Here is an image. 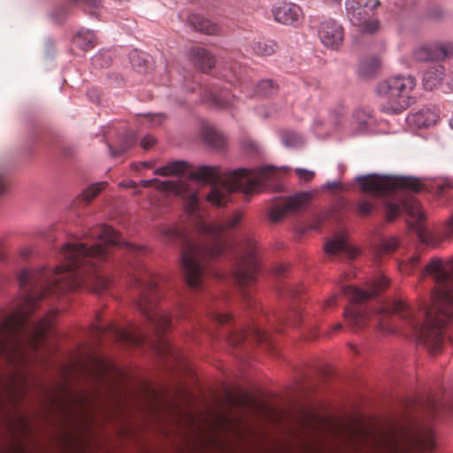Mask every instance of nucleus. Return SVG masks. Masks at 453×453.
Masks as SVG:
<instances>
[{"label":"nucleus","mask_w":453,"mask_h":453,"mask_svg":"<svg viewBox=\"0 0 453 453\" xmlns=\"http://www.w3.org/2000/svg\"><path fill=\"white\" fill-rule=\"evenodd\" d=\"M87 238L94 243H65L61 251L63 263L54 270L24 269L19 273L21 296L12 311L0 321V358L7 364L18 366L25 363L23 345L28 344L36 350L53 331L56 311H50L36 322L29 319L40 300L50 294L78 288L101 294L110 287L111 280L101 275L96 268L109 258L112 249L124 248L134 255L142 251V248L122 241L106 225L90 228Z\"/></svg>","instance_id":"nucleus-1"},{"label":"nucleus","mask_w":453,"mask_h":453,"mask_svg":"<svg viewBox=\"0 0 453 453\" xmlns=\"http://www.w3.org/2000/svg\"><path fill=\"white\" fill-rule=\"evenodd\" d=\"M421 276L431 277L435 289L431 296V304H422L418 310L403 300H396L387 308L372 313L357 307V304L371 299L388 288L389 280L384 275L376 276L365 290L351 285L342 286V295L351 303V306L344 311L349 326L352 330H357L372 324L383 331L393 332L395 326L391 320L398 317L431 353L436 354L444 343L445 327L453 319V259H431L423 269Z\"/></svg>","instance_id":"nucleus-2"},{"label":"nucleus","mask_w":453,"mask_h":453,"mask_svg":"<svg viewBox=\"0 0 453 453\" xmlns=\"http://www.w3.org/2000/svg\"><path fill=\"white\" fill-rule=\"evenodd\" d=\"M242 218V212H236L225 223L203 225V230L205 237L201 243L188 241L185 234L175 226L166 225L159 226L162 242L182 243V269L186 281L190 288H202L206 264L226 253L229 248L226 234L239 226Z\"/></svg>","instance_id":"nucleus-3"},{"label":"nucleus","mask_w":453,"mask_h":453,"mask_svg":"<svg viewBox=\"0 0 453 453\" xmlns=\"http://www.w3.org/2000/svg\"><path fill=\"white\" fill-rule=\"evenodd\" d=\"M357 180L363 191L374 193L378 196H385L382 203L385 207L387 219L389 221L397 218L402 211H405L416 220L418 239L427 245H436L432 233L419 226L424 220V213L418 201L412 197H405L402 189L418 192L423 188L422 182L413 177L399 176L390 177L377 174L359 176Z\"/></svg>","instance_id":"nucleus-4"},{"label":"nucleus","mask_w":453,"mask_h":453,"mask_svg":"<svg viewBox=\"0 0 453 453\" xmlns=\"http://www.w3.org/2000/svg\"><path fill=\"white\" fill-rule=\"evenodd\" d=\"M277 171L273 166L258 169H237L223 173L219 166H199L189 172V177L202 182L212 183L206 199L215 206H225L230 195L241 191L246 196L258 192L267 187V181L276 179Z\"/></svg>","instance_id":"nucleus-5"},{"label":"nucleus","mask_w":453,"mask_h":453,"mask_svg":"<svg viewBox=\"0 0 453 453\" xmlns=\"http://www.w3.org/2000/svg\"><path fill=\"white\" fill-rule=\"evenodd\" d=\"M131 281L139 293L137 307L145 316L150 330L155 333L158 341L163 342V334L170 327L172 320L166 312L157 307L159 292L157 279L146 269H134Z\"/></svg>","instance_id":"nucleus-6"},{"label":"nucleus","mask_w":453,"mask_h":453,"mask_svg":"<svg viewBox=\"0 0 453 453\" xmlns=\"http://www.w3.org/2000/svg\"><path fill=\"white\" fill-rule=\"evenodd\" d=\"M379 447L384 453L429 452L435 448V436L430 426L411 429H394L380 432Z\"/></svg>","instance_id":"nucleus-7"},{"label":"nucleus","mask_w":453,"mask_h":453,"mask_svg":"<svg viewBox=\"0 0 453 453\" xmlns=\"http://www.w3.org/2000/svg\"><path fill=\"white\" fill-rule=\"evenodd\" d=\"M416 86V80L411 76H395L381 81L377 87V93L381 98L380 109L388 114H399L407 110L413 103L411 96Z\"/></svg>","instance_id":"nucleus-8"},{"label":"nucleus","mask_w":453,"mask_h":453,"mask_svg":"<svg viewBox=\"0 0 453 453\" xmlns=\"http://www.w3.org/2000/svg\"><path fill=\"white\" fill-rule=\"evenodd\" d=\"M234 256L236 261L232 276L235 284L242 289L256 282L259 271L255 242L250 238L245 239L236 248Z\"/></svg>","instance_id":"nucleus-9"},{"label":"nucleus","mask_w":453,"mask_h":453,"mask_svg":"<svg viewBox=\"0 0 453 453\" xmlns=\"http://www.w3.org/2000/svg\"><path fill=\"white\" fill-rule=\"evenodd\" d=\"M379 4V0H346L345 8L353 26L361 33L373 34L379 28V21L371 19V15Z\"/></svg>","instance_id":"nucleus-10"},{"label":"nucleus","mask_w":453,"mask_h":453,"mask_svg":"<svg viewBox=\"0 0 453 453\" xmlns=\"http://www.w3.org/2000/svg\"><path fill=\"white\" fill-rule=\"evenodd\" d=\"M240 72L237 73L236 70H226L221 74V78L226 80L229 84H239L241 91L245 93L247 96H252L253 95H259L269 96L274 95L279 86L271 79L262 80L258 83L255 84L248 76L247 70H244L245 73L241 71V66L238 67Z\"/></svg>","instance_id":"nucleus-11"},{"label":"nucleus","mask_w":453,"mask_h":453,"mask_svg":"<svg viewBox=\"0 0 453 453\" xmlns=\"http://www.w3.org/2000/svg\"><path fill=\"white\" fill-rule=\"evenodd\" d=\"M313 195L311 192H300L293 196L280 197L273 201L269 211L270 220L278 222L284 216L304 210Z\"/></svg>","instance_id":"nucleus-12"},{"label":"nucleus","mask_w":453,"mask_h":453,"mask_svg":"<svg viewBox=\"0 0 453 453\" xmlns=\"http://www.w3.org/2000/svg\"><path fill=\"white\" fill-rule=\"evenodd\" d=\"M99 334L108 332L117 341L127 345L139 346L143 344L146 340L144 329L138 325L131 324L127 327H120L111 324L107 327L97 326Z\"/></svg>","instance_id":"nucleus-13"},{"label":"nucleus","mask_w":453,"mask_h":453,"mask_svg":"<svg viewBox=\"0 0 453 453\" xmlns=\"http://www.w3.org/2000/svg\"><path fill=\"white\" fill-rule=\"evenodd\" d=\"M453 56L451 42H434L423 45L414 51V58L420 62L442 61Z\"/></svg>","instance_id":"nucleus-14"},{"label":"nucleus","mask_w":453,"mask_h":453,"mask_svg":"<svg viewBox=\"0 0 453 453\" xmlns=\"http://www.w3.org/2000/svg\"><path fill=\"white\" fill-rule=\"evenodd\" d=\"M272 14L276 22L284 26L297 27L303 19L300 6L289 3L280 2L272 8Z\"/></svg>","instance_id":"nucleus-15"},{"label":"nucleus","mask_w":453,"mask_h":453,"mask_svg":"<svg viewBox=\"0 0 453 453\" xmlns=\"http://www.w3.org/2000/svg\"><path fill=\"white\" fill-rule=\"evenodd\" d=\"M321 42L327 48L337 50L342 43L343 28L334 19H327L320 23L318 30Z\"/></svg>","instance_id":"nucleus-16"},{"label":"nucleus","mask_w":453,"mask_h":453,"mask_svg":"<svg viewBox=\"0 0 453 453\" xmlns=\"http://www.w3.org/2000/svg\"><path fill=\"white\" fill-rule=\"evenodd\" d=\"M228 341L234 347H238L245 341L265 343L272 347L267 333L256 326H250L245 330L230 332Z\"/></svg>","instance_id":"nucleus-17"},{"label":"nucleus","mask_w":453,"mask_h":453,"mask_svg":"<svg viewBox=\"0 0 453 453\" xmlns=\"http://www.w3.org/2000/svg\"><path fill=\"white\" fill-rule=\"evenodd\" d=\"M324 250L327 255L345 254L347 257L354 258L357 255L356 248L352 247L347 236L343 233H339L331 240L327 241L324 246Z\"/></svg>","instance_id":"nucleus-18"},{"label":"nucleus","mask_w":453,"mask_h":453,"mask_svg":"<svg viewBox=\"0 0 453 453\" xmlns=\"http://www.w3.org/2000/svg\"><path fill=\"white\" fill-rule=\"evenodd\" d=\"M190 58L203 72L210 71L216 63L215 57L203 47H194L190 50Z\"/></svg>","instance_id":"nucleus-19"},{"label":"nucleus","mask_w":453,"mask_h":453,"mask_svg":"<svg viewBox=\"0 0 453 453\" xmlns=\"http://www.w3.org/2000/svg\"><path fill=\"white\" fill-rule=\"evenodd\" d=\"M205 97L217 107H228L232 105L234 96L228 88L221 89L219 86L214 85L206 92Z\"/></svg>","instance_id":"nucleus-20"},{"label":"nucleus","mask_w":453,"mask_h":453,"mask_svg":"<svg viewBox=\"0 0 453 453\" xmlns=\"http://www.w3.org/2000/svg\"><path fill=\"white\" fill-rule=\"evenodd\" d=\"M444 67L441 65L430 66L423 74V86L427 90L437 88L443 79Z\"/></svg>","instance_id":"nucleus-21"},{"label":"nucleus","mask_w":453,"mask_h":453,"mask_svg":"<svg viewBox=\"0 0 453 453\" xmlns=\"http://www.w3.org/2000/svg\"><path fill=\"white\" fill-rule=\"evenodd\" d=\"M137 142V134L133 130H128L121 135L116 146L109 145L111 156L118 157L125 154Z\"/></svg>","instance_id":"nucleus-22"},{"label":"nucleus","mask_w":453,"mask_h":453,"mask_svg":"<svg viewBox=\"0 0 453 453\" xmlns=\"http://www.w3.org/2000/svg\"><path fill=\"white\" fill-rule=\"evenodd\" d=\"M407 120L418 127H427L438 120V115L429 109H422L419 111L408 116Z\"/></svg>","instance_id":"nucleus-23"},{"label":"nucleus","mask_w":453,"mask_h":453,"mask_svg":"<svg viewBox=\"0 0 453 453\" xmlns=\"http://www.w3.org/2000/svg\"><path fill=\"white\" fill-rule=\"evenodd\" d=\"M188 24L195 30L207 35H215L219 31L216 24L197 14H192L188 17Z\"/></svg>","instance_id":"nucleus-24"},{"label":"nucleus","mask_w":453,"mask_h":453,"mask_svg":"<svg viewBox=\"0 0 453 453\" xmlns=\"http://www.w3.org/2000/svg\"><path fill=\"white\" fill-rule=\"evenodd\" d=\"M202 136L203 141L213 148H222L226 143L224 135L210 126H204L202 129Z\"/></svg>","instance_id":"nucleus-25"},{"label":"nucleus","mask_w":453,"mask_h":453,"mask_svg":"<svg viewBox=\"0 0 453 453\" xmlns=\"http://www.w3.org/2000/svg\"><path fill=\"white\" fill-rule=\"evenodd\" d=\"M73 44L82 50H88L96 44V35L89 30L80 31L73 38Z\"/></svg>","instance_id":"nucleus-26"},{"label":"nucleus","mask_w":453,"mask_h":453,"mask_svg":"<svg viewBox=\"0 0 453 453\" xmlns=\"http://www.w3.org/2000/svg\"><path fill=\"white\" fill-rule=\"evenodd\" d=\"M188 166L189 165L185 161H173L165 166L157 168L155 170L154 173L162 176L178 175L188 171Z\"/></svg>","instance_id":"nucleus-27"},{"label":"nucleus","mask_w":453,"mask_h":453,"mask_svg":"<svg viewBox=\"0 0 453 453\" xmlns=\"http://www.w3.org/2000/svg\"><path fill=\"white\" fill-rule=\"evenodd\" d=\"M253 52L260 57H269L277 52L279 46L273 41H257L251 45Z\"/></svg>","instance_id":"nucleus-28"},{"label":"nucleus","mask_w":453,"mask_h":453,"mask_svg":"<svg viewBox=\"0 0 453 453\" xmlns=\"http://www.w3.org/2000/svg\"><path fill=\"white\" fill-rule=\"evenodd\" d=\"M399 246V242L395 237L383 239L375 249V259L380 260L384 255L395 251Z\"/></svg>","instance_id":"nucleus-29"},{"label":"nucleus","mask_w":453,"mask_h":453,"mask_svg":"<svg viewBox=\"0 0 453 453\" xmlns=\"http://www.w3.org/2000/svg\"><path fill=\"white\" fill-rule=\"evenodd\" d=\"M380 67V61L376 58L364 59L358 66V73L360 76L369 79L375 75Z\"/></svg>","instance_id":"nucleus-30"},{"label":"nucleus","mask_w":453,"mask_h":453,"mask_svg":"<svg viewBox=\"0 0 453 453\" xmlns=\"http://www.w3.org/2000/svg\"><path fill=\"white\" fill-rule=\"evenodd\" d=\"M142 184L145 188L151 187L154 184H157V188L164 191H171V192H174L176 194L180 193V185L177 184V182H174L172 180L159 181L156 179H153V180H142Z\"/></svg>","instance_id":"nucleus-31"},{"label":"nucleus","mask_w":453,"mask_h":453,"mask_svg":"<svg viewBox=\"0 0 453 453\" xmlns=\"http://www.w3.org/2000/svg\"><path fill=\"white\" fill-rule=\"evenodd\" d=\"M106 187V182H98L89 186L81 195V199L86 204L89 203Z\"/></svg>","instance_id":"nucleus-32"},{"label":"nucleus","mask_w":453,"mask_h":453,"mask_svg":"<svg viewBox=\"0 0 453 453\" xmlns=\"http://www.w3.org/2000/svg\"><path fill=\"white\" fill-rule=\"evenodd\" d=\"M420 255L419 253H415L411 258L407 261H403L399 263V270L403 273H411L419 265Z\"/></svg>","instance_id":"nucleus-33"},{"label":"nucleus","mask_w":453,"mask_h":453,"mask_svg":"<svg viewBox=\"0 0 453 453\" xmlns=\"http://www.w3.org/2000/svg\"><path fill=\"white\" fill-rule=\"evenodd\" d=\"M282 142L287 147H296L302 143V138L296 133H285L282 135Z\"/></svg>","instance_id":"nucleus-34"},{"label":"nucleus","mask_w":453,"mask_h":453,"mask_svg":"<svg viewBox=\"0 0 453 453\" xmlns=\"http://www.w3.org/2000/svg\"><path fill=\"white\" fill-rule=\"evenodd\" d=\"M374 208V204L367 198L360 200L357 203V210L360 216L369 215Z\"/></svg>","instance_id":"nucleus-35"},{"label":"nucleus","mask_w":453,"mask_h":453,"mask_svg":"<svg viewBox=\"0 0 453 453\" xmlns=\"http://www.w3.org/2000/svg\"><path fill=\"white\" fill-rule=\"evenodd\" d=\"M431 410L434 412L440 411L441 410H444L448 412L453 413V400H443L442 402L437 403L436 401L433 400L431 402Z\"/></svg>","instance_id":"nucleus-36"},{"label":"nucleus","mask_w":453,"mask_h":453,"mask_svg":"<svg viewBox=\"0 0 453 453\" xmlns=\"http://www.w3.org/2000/svg\"><path fill=\"white\" fill-rule=\"evenodd\" d=\"M199 204V197L196 193H192L189 197V201L187 205L188 212L191 215H195L197 211Z\"/></svg>","instance_id":"nucleus-37"},{"label":"nucleus","mask_w":453,"mask_h":453,"mask_svg":"<svg viewBox=\"0 0 453 453\" xmlns=\"http://www.w3.org/2000/svg\"><path fill=\"white\" fill-rule=\"evenodd\" d=\"M295 172L301 180L306 182L311 181L315 176V173L313 171H310L304 168H296Z\"/></svg>","instance_id":"nucleus-38"},{"label":"nucleus","mask_w":453,"mask_h":453,"mask_svg":"<svg viewBox=\"0 0 453 453\" xmlns=\"http://www.w3.org/2000/svg\"><path fill=\"white\" fill-rule=\"evenodd\" d=\"M211 320L216 325H224L231 320V316L229 314H222L219 312H213L211 314Z\"/></svg>","instance_id":"nucleus-39"},{"label":"nucleus","mask_w":453,"mask_h":453,"mask_svg":"<svg viewBox=\"0 0 453 453\" xmlns=\"http://www.w3.org/2000/svg\"><path fill=\"white\" fill-rule=\"evenodd\" d=\"M6 188V183L4 179V174L3 171L0 169V194L3 193ZM5 258V254L4 250V242L0 240V260H4Z\"/></svg>","instance_id":"nucleus-40"},{"label":"nucleus","mask_w":453,"mask_h":453,"mask_svg":"<svg viewBox=\"0 0 453 453\" xmlns=\"http://www.w3.org/2000/svg\"><path fill=\"white\" fill-rule=\"evenodd\" d=\"M453 183L449 180H443L438 183H435L434 188H436V193L438 195H443L447 192L448 189L451 188Z\"/></svg>","instance_id":"nucleus-41"},{"label":"nucleus","mask_w":453,"mask_h":453,"mask_svg":"<svg viewBox=\"0 0 453 453\" xmlns=\"http://www.w3.org/2000/svg\"><path fill=\"white\" fill-rule=\"evenodd\" d=\"M155 138L151 135L144 136L141 141V146L144 150L150 149L155 144Z\"/></svg>","instance_id":"nucleus-42"},{"label":"nucleus","mask_w":453,"mask_h":453,"mask_svg":"<svg viewBox=\"0 0 453 453\" xmlns=\"http://www.w3.org/2000/svg\"><path fill=\"white\" fill-rule=\"evenodd\" d=\"M158 351L160 354L165 357L173 355L172 348L168 345L162 342V346L158 347Z\"/></svg>","instance_id":"nucleus-43"},{"label":"nucleus","mask_w":453,"mask_h":453,"mask_svg":"<svg viewBox=\"0 0 453 453\" xmlns=\"http://www.w3.org/2000/svg\"><path fill=\"white\" fill-rule=\"evenodd\" d=\"M75 3L82 2L87 6L98 7L101 5L103 0H73Z\"/></svg>","instance_id":"nucleus-44"},{"label":"nucleus","mask_w":453,"mask_h":453,"mask_svg":"<svg viewBox=\"0 0 453 453\" xmlns=\"http://www.w3.org/2000/svg\"><path fill=\"white\" fill-rule=\"evenodd\" d=\"M446 232L449 237H453V214L452 217L447 221Z\"/></svg>","instance_id":"nucleus-45"},{"label":"nucleus","mask_w":453,"mask_h":453,"mask_svg":"<svg viewBox=\"0 0 453 453\" xmlns=\"http://www.w3.org/2000/svg\"><path fill=\"white\" fill-rule=\"evenodd\" d=\"M336 300H337V296H332L331 297H329L328 299H326L325 302H324V304H323V308L326 309V308H329L333 305H334L336 303Z\"/></svg>","instance_id":"nucleus-46"},{"label":"nucleus","mask_w":453,"mask_h":453,"mask_svg":"<svg viewBox=\"0 0 453 453\" xmlns=\"http://www.w3.org/2000/svg\"><path fill=\"white\" fill-rule=\"evenodd\" d=\"M317 417L312 414V413H304V418H303V423L305 426H308L309 423H311L313 419H316Z\"/></svg>","instance_id":"nucleus-47"},{"label":"nucleus","mask_w":453,"mask_h":453,"mask_svg":"<svg viewBox=\"0 0 453 453\" xmlns=\"http://www.w3.org/2000/svg\"><path fill=\"white\" fill-rule=\"evenodd\" d=\"M284 272H285V267L283 265H279V266L275 267V269H274V273L279 276L283 274Z\"/></svg>","instance_id":"nucleus-48"},{"label":"nucleus","mask_w":453,"mask_h":453,"mask_svg":"<svg viewBox=\"0 0 453 453\" xmlns=\"http://www.w3.org/2000/svg\"><path fill=\"white\" fill-rule=\"evenodd\" d=\"M135 57H138V52L137 51L132 52L131 55H130V59H131V63H132L133 65H136L135 62H134V58Z\"/></svg>","instance_id":"nucleus-49"},{"label":"nucleus","mask_w":453,"mask_h":453,"mask_svg":"<svg viewBox=\"0 0 453 453\" xmlns=\"http://www.w3.org/2000/svg\"><path fill=\"white\" fill-rule=\"evenodd\" d=\"M288 292L291 296H296L298 293L296 292L292 288H288Z\"/></svg>","instance_id":"nucleus-50"},{"label":"nucleus","mask_w":453,"mask_h":453,"mask_svg":"<svg viewBox=\"0 0 453 453\" xmlns=\"http://www.w3.org/2000/svg\"><path fill=\"white\" fill-rule=\"evenodd\" d=\"M100 58H101V56H95V57H94V58H93V64H94L95 65H99V63H98V62H99V60H100Z\"/></svg>","instance_id":"nucleus-51"},{"label":"nucleus","mask_w":453,"mask_h":453,"mask_svg":"<svg viewBox=\"0 0 453 453\" xmlns=\"http://www.w3.org/2000/svg\"><path fill=\"white\" fill-rule=\"evenodd\" d=\"M342 327V324L338 323V324L334 325L333 329H334V331H339Z\"/></svg>","instance_id":"nucleus-52"},{"label":"nucleus","mask_w":453,"mask_h":453,"mask_svg":"<svg viewBox=\"0 0 453 453\" xmlns=\"http://www.w3.org/2000/svg\"><path fill=\"white\" fill-rule=\"evenodd\" d=\"M136 185L134 181H130L127 187L134 188Z\"/></svg>","instance_id":"nucleus-53"},{"label":"nucleus","mask_w":453,"mask_h":453,"mask_svg":"<svg viewBox=\"0 0 453 453\" xmlns=\"http://www.w3.org/2000/svg\"><path fill=\"white\" fill-rule=\"evenodd\" d=\"M13 390H14L13 388H9L8 389V394H9L10 396H12V395L14 394V392H12Z\"/></svg>","instance_id":"nucleus-54"},{"label":"nucleus","mask_w":453,"mask_h":453,"mask_svg":"<svg viewBox=\"0 0 453 453\" xmlns=\"http://www.w3.org/2000/svg\"><path fill=\"white\" fill-rule=\"evenodd\" d=\"M329 186H330V188H336L338 186V183L334 182V183H331Z\"/></svg>","instance_id":"nucleus-55"},{"label":"nucleus","mask_w":453,"mask_h":453,"mask_svg":"<svg viewBox=\"0 0 453 453\" xmlns=\"http://www.w3.org/2000/svg\"><path fill=\"white\" fill-rule=\"evenodd\" d=\"M27 254H28V251H27V252H26V253H25V251H24V252H22V253H21V256L25 257V256H27Z\"/></svg>","instance_id":"nucleus-56"},{"label":"nucleus","mask_w":453,"mask_h":453,"mask_svg":"<svg viewBox=\"0 0 453 453\" xmlns=\"http://www.w3.org/2000/svg\"><path fill=\"white\" fill-rule=\"evenodd\" d=\"M288 324H290V325H296V322H295V321H290V320H289V321H288Z\"/></svg>","instance_id":"nucleus-57"},{"label":"nucleus","mask_w":453,"mask_h":453,"mask_svg":"<svg viewBox=\"0 0 453 453\" xmlns=\"http://www.w3.org/2000/svg\"><path fill=\"white\" fill-rule=\"evenodd\" d=\"M146 165H147V166H151V165H152V164L148 162V163H146Z\"/></svg>","instance_id":"nucleus-58"},{"label":"nucleus","mask_w":453,"mask_h":453,"mask_svg":"<svg viewBox=\"0 0 453 453\" xmlns=\"http://www.w3.org/2000/svg\"><path fill=\"white\" fill-rule=\"evenodd\" d=\"M450 126L453 128V120L450 121Z\"/></svg>","instance_id":"nucleus-59"}]
</instances>
